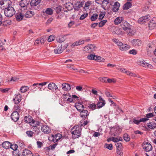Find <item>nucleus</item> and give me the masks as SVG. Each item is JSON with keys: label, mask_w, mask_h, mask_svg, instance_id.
Masks as SVG:
<instances>
[{"label": "nucleus", "mask_w": 156, "mask_h": 156, "mask_svg": "<svg viewBox=\"0 0 156 156\" xmlns=\"http://www.w3.org/2000/svg\"><path fill=\"white\" fill-rule=\"evenodd\" d=\"M81 128L77 125L74 126L72 129V137L73 139L78 138L81 135Z\"/></svg>", "instance_id": "1"}, {"label": "nucleus", "mask_w": 156, "mask_h": 156, "mask_svg": "<svg viewBox=\"0 0 156 156\" xmlns=\"http://www.w3.org/2000/svg\"><path fill=\"white\" fill-rule=\"evenodd\" d=\"M112 41L119 46L120 49L121 51H126L130 48V46L129 45L123 44L117 39H113Z\"/></svg>", "instance_id": "2"}, {"label": "nucleus", "mask_w": 156, "mask_h": 156, "mask_svg": "<svg viewBox=\"0 0 156 156\" xmlns=\"http://www.w3.org/2000/svg\"><path fill=\"white\" fill-rule=\"evenodd\" d=\"M5 16L8 17H11L15 13L16 11L14 8L11 6L4 10Z\"/></svg>", "instance_id": "3"}, {"label": "nucleus", "mask_w": 156, "mask_h": 156, "mask_svg": "<svg viewBox=\"0 0 156 156\" xmlns=\"http://www.w3.org/2000/svg\"><path fill=\"white\" fill-rule=\"evenodd\" d=\"M11 5V2L10 0H2L0 2V8L3 10Z\"/></svg>", "instance_id": "4"}, {"label": "nucleus", "mask_w": 156, "mask_h": 156, "mask_svg": "<svg viewBox=\"0 0 156 156\" xmlns=\"http://www.w3.org/2000/svg\"><path fill=\"white\" fill-rule=\"evenodd\" d=\"M84 4V2L77 1L75 2L74 4V8L75 11H79L81 7H82Z\"/></svg>", "instance_id": "5"}, {"label": "nucleus", "mask_w": 156, "mask_h": 156, "mask_svg": "<svg viewBox=\"0 0 156 156\" xmlns=\"http://www.w3.org/2000/svg\"><path fill=\"white\" fill-rule=\"evenodd\" d=\"M131 43L133 46L135 47L140 46L142 45V42L139 39H134L131 41Z\"/></svg>", "instance_id": "6"}, {"label": "nucleus", "mask_w": 156, "mask_h": 156, "mask_svg": "<svg viewBox=\"0 0 156 156\" xmlns=\"http://www.w3.org/2000/svg\"><path fill=\"white\" fill-rule=\"evenodd\" d=\"M143 147L146 151H149L152 150V147L151 145L147 142H144L143 144Z\"/></svg>", "instance_id": "7"}, {"label": "nucleus", "mask_w": 156, "mask_h": 156, "mask_svg": "<svg viewBox=\"0 0 156 156\" xmlns=\"http://www.w3.org/2000/svg\"><path fill=\"white\" fill-rule=\"evenodd\" d=\"M11 118L14 122H17L19 119V113L17 111L13 112L11 115Z\"/></svg>", "instance_id": "8"}, {"label": "nucleus", "mask_w": 156, "mask_h": 156, "mask_svg": "<svg viewBox=\"0 0 156 156\" xmlns=\"http://www.w3.org/2000/svg\"><path fill=\"white\" fill-rule=\"evenodd\" d=\"M95 48V46L94 45L89 44L84 47L83 50L86 52H90L94 50Z\"/></svg>", "instance_id": "9"}, {"label": "nucleus", "mask_w": 156, "mask_h": 156, "mask_svg": "<svg viewBox=\"0 0 156 156\" xmlns=\"http://www.w3.org/2000/svg\"><path fill=\"white\" fill-rule=\"evenodd\" d=\"M99 101L97 104V107L99 109L103 107L105 104V100L101 96L99 97Z\"/></svg>", "instance_id": "10"}, {"label": "nucleus", "mask_w": 156, "mask_h": 156, "mask_svg": "<svg viewBox=\"0 0 156 156\" xmlns=\"http://www.w3.org/2000/svg\"><path fill=\"white\" fill-rule=\"evenodd\" d=\"M150 17L149 15L143 16L139 19L138 22L139 23L142 24L146 23L150 20Z\"/></svg>", "instance_id": "11"}, {"label": "nucleus", "mask_w": 156, "mask_h": 156, "mask_svg": "<svg viewBox=\"0 0 156 156\" xmlns=\"http://www.w3.org/2000/svg\"><path fill=\"white\" fill-rule=\"evenodd\" d=\"M89 112L87 110H83L80 112V116L81 118L83 119L88 118Z\"/></svg>", "instance_id": "12"}, {"label": "nucleus", "mask_w": 156, "mask_h": 156, "mask_svg": "<svg viewBox=\"0 0 156 156\" xmlns=\"http://www.w3.org/2000/svg\"><path fill=\"white\" fill-rule=\"evenodd\" d=\"M62 137V135L60 133H57L55 135H52L51 138L52 141L54 143L58 141Z\"/></svg>", "instance_id": "13"}, {"label": "nucleus", "mask_w": 156, "mask_h": 156, "mask_svg": "<svg viewBox=\"0 0 156 156\" xmlns=\"http://www.w3.org/2000/svg\"><path fill=\"white\" fill-rule=\"evenodd\" d=\"M48 87L50 90L53 91L54 90H56L58 89L57 86L53 83H50L48 86Z\"/></svg>", "instance_id": "14"}, {"label": "nucleus", "mask_w": 156, "mask_h": 156, "mask_svg": "<svg viewBox=\"0 0 156 156\" xmlns=\"http://www.w3.org/2000/svg\"><path fill=\"white\" fill-rule=\"evenodd\" d=\"M149 27L151 29H152L156 26V19L154 18L151 20L148 24Z\"/></svg>", "instance_id": "15"}, {"label": "nucleus", "mask_w": 156, "mask_h": 156, "mask_svg": "<svg viewBox=\"0 0 156 156\" xmlns=\"http://www.w3.org/2000/svg\"><path fill=\"white\" fill-rule=\"evenodd\" d=\"M62 44H59L58 46L54 50V53L56 54L61 53L63 50V49H62Z\"/></svg>", "instance_id": "16"}, {"label": "nucleus", "mask_w": 156, "mask_h": 156, "mask_svg": "<svg viewBox=\"0 0 156 156\" xmlns=\"http://www.w3.org/2000/svg\"><path fill=\"white\" fill-rule=\"evenodd\" d=\"M64 8L67 9L66 11L71 10L73 9V4L71 2L66 3L64 5Z\"/></svg>", "instance_id": "17"}, {"label": "nucleus", "mask_w": 156, "mask_h": 156, "mask_svg": "<svg viewBox=\"0 0 156 156\" xmlns=\"http://www.w3.org/2000/svg\"><path fill=\"white\" fill-rule=\"evenodd\" d=\"M120 4L118 2H116L114 3L113 5H112L113 8L112 10L114 12H116L119 9Z\"/></svg>", "instance_id": "18"}, {"label": "nucleus", "mask_w": 156, "mask_h": 156, "mask_svg": "<svg viewBox=\"0 0 156 156\" xmlns=\"http://www.w3.org/2000/svg\"><path fill=\"white\" fill-rule=\"evenodd\" d=\"M41 130L46 134H48L51 132V129L46 125H44L41 127Z\"/></svg>", "instance_id": "19"}, {"label": "nucleus", "mask_w": 156, "mask_h": 156, "mask_svg": "<svg viewBox=\"0 0 156 156\" xmlns=\"http://www.w3.org/2000/svg\"><path fill=\"white\" fill-rule=\"evenodd\" d=\"M121 26L124 30H127L129 27V24L126 21H123Z\"/></svg>", "instance_id": "20"}, {"label": "nucleus", "mask_w": 156, "mask_h": 156, "mask_svg": "<svg viewBox=\"0 0 156 156\" xmlns=\"http://www.w3.org/2000/svg\"><path fill=\"white\" fill-rule=\"evenodd\" d=\"M21 97L20 94L16 96L13 99V101L15 104H18L21 101Z\"/></svg>", "instance_id": "21"}, {"label": "nucleus", "mask_w": 156, "mask_h": 156, "mask_svg": "<svg viewBox=\"0 0 156 156\" xmlns=\"http://www.w3.org/2000/svg\"><path fill=\"white\" fill-rule=\"evenodd\" d=\"M62 89L65 91H69L71 89L70 85L67 83H63L62 85Z\"/></svg>", "instance_id": "22"}, {"label": "nucleus", "mask_w": 156, "mask_h": 156, "mask_svg": "<svg viewBox=\"0 0 156 156\" xmlns=\"http://www.w3.org/2000/svg\"><path fill=\"white\" fill-rule=\"evenodd\" d=\"M24 119L27 123H30L31 125L32 122L34 120L33 118L30 115L25 116Z\"/></svg>", "instance_id": "23"}, {"label": "nucleus", "mask_w": 156, "mask_h": 156, "mask_svg": "<svg viewBox=\"0 0 156 156\" xmlns=\"http://www.w3.org/2000/svg\"><path fill=\"white\" fill-rule=\"evenodd\" d=\"M75 107L78 111L81 112L84 110V106L80 103H77L75 104Z\"/></svg>", "instance_id": "24"}, {"label": "nucleus", "mask_w": 156, "mask_h": 156, "mask_svg": "<svg viewBox=\"0 0 156 156\" xmlns=\"http://www.w3.org/2000/svg\"><path fill=\"white\" fill-rule=\"evenodd\" d=\"M41 0H31L30 2V5L32 7L36 6L39 5L41 3Z\"/></svg>", "instance_id": "25"}, {"label": "nucleus", "mask_w": 156, "mask_h": 156, "mask_svg": "<svg viewBox=\"0 0 156 156\" xmlns=\"http://www.w3.org/2000/svg\"><path fill=\"white\" fill-rule=\"evenodd\" d=\"M35 15L34 12L32 11H27L25 14V16L27 18L31 17Z\"/></svg>", "instance_id": "26"}, {"label": "nucleus", "mask_w": 156, "mask_h": 156, "mask_svg": "<svg viewBox=\"0 0 156 156\" xmlns=\"http://www.w3.org/2000/svg\"><path fill=\"white\" fill-rule=\"evenodd\" d=\"M89 122V121L86 120L84 121L83 120H81L80 121L78 125L81 129L83 127H84V126L87 125Z\"/></svg>", "instance_id": "27"}, {"label": "nucleus", "mask_w": 156, "mask_h": 156, "mask_svg": "<svg viewBox=\"0 0 156 156\" xmlns=\"http://www.w3.org/2000/svg\"><path fill=\"white\" fill-rule=\"evenodd\" d=\"M24 17V15L21 12L17 13L16 15V17L17 20L20 21L22 20Z\"/></svg>", "instance_id": "28"}, {"label": "nucleus", "mask_w": 156, "mask_h": 156, "mask_svg": "<svg viewBox=\"0 0 156 156\" xmlns=\"http://www.w3.org/2000/svg\"><path fill=\"white\" fill-rule=\"evenodd\" d=\"M23 156H33L32 152L29 150L25 149L23 152Z\"/></svg>", "instance_id": "29"}, {"label": "nucleus", "mask_w": 156, "mask_h": 156, "mask_svg": "<svg viewBox=\"0 0 156 156\" xmlns=\"http://www.w3.org/2000/svg\"><path fill=\"white\" fill-rule=\"evenodd\" d=\"M123 20L122 17H118L116 18L114 21V23L115 25H118Z\"/></svg>", "instance_id": "30"}, {"label": "nucleus", "mask_w": 156, "mask_h": 156, "mask_svg": "<svg viewBox=\"0 0 156 156\" xmlns=\"http://www.w3.org/2000/svg\"><path fill=\"white\" fill-rule=\"evenodd\" d=\"M147 126L149 128L151 129H154L156 128V124L153 122L148 123Z\"/></svg>", "instance_id": "31"}, {"label": "nucleus", "mask_w": 156, "mask_h": 156, "mask_svg": "<svg viewBox=\"0 0 156 156\" xmlns=\"http://www.w3.org/2000/svg\"><path fill=\"white\" fill-rule=\"evenodd\" d=\"M125 31L127 33V34L129 36H132L134 35L135 33V32L132 30L130 27L127 30H126Z\"/></svg>", "instance_id": "32"}, {"label": "nucleus", "mask_w": 156, "mask_h": 156, "mask_svg": "<svg viewBox=\"0 0 156 156\" xmlns=\"http://www.w3.org/2000/svg\"><path fill=\"white\" fill-rule=\"evenodd\" d=\"M11 144L8 141H5L2 144V146L5 148L8 149L10 148Z\"/></svg>", "instance_id": "33"}, {"label": "nucleus", "mask_w": 156, "mask_h": 156, "mask_svg": "<svg viewBox=\"0 0 156 156\" xmlns=\"http://www.w3.org/2000/svg\"><path fill=\"white\" fill-rule=\"evenodd\" d=\"M43 13L49 15H51L53 13V11L51 8H47L44 12H43Z\"/></svg>", "instance_id": "34"}, {"label": "nucleus", "mask_w": 156, "mask_h": 156, "mask_svg": "<svg viewBox=\"0 0 156 156\" xmlns=\"http://www.w3.org/2000/svg\"><path fill=\"white\" fill-rule=\"evenodd\" d=\"M132 6L131 3L130 2H128L124 4L123 6L124 9H128L130 8Z\"/></svg>", "instance_id": "35"}, {"label": "nucleus", "mask_w": 156, "mask_h": 156, "mask_svg": "<svg viewBox=\"0 0 156 156\" xmlns=\"http://www.w3.org/2000/svg\"><path fill=\"white\" fill-rule=\"evenodd\" d=\"M29 90V88L27 86H23L21 87L20 91L22 93H23L28 91Z\"/></svg>", "instance_id": "36"}, {"label": "nucleus", "mask_w": 156, "mask_h": 156, "mask_svg": "<svg viewBox=\"0 0 156 156\" xmlns=\"http://www.w3.org/2000/svg\"><path fill=\"white\" fill-rule=\"evenodd\" d=\"M41 124V122L38 121H35L34 119L32 122L31 126L33 127L37 126H39Z\"/></svg>", "instance_id": "37"}, {"label": "nucleus", "mask_w": 156, "mask_h": 156, "mask_svg": "<svg viewBox=\"0 0 156 156\" xmlns=\"http://www.w3.org/2000/svg\"><path fill=\"white\" fill-rule=\"evenodd\" d=\"M90 5V2L88 1L85 2L84 7H83V10L86 11L89 9V7Z\"/></svg>", "instance_id": "38"}, {"label": "nucleus", "mask_w": 156, "mask_h": 156, "mask_svg": "<svg viewBox=\"0 0 156 156\" xmlns=\"http://www.w3.org/2000/svg\"><path fill=\"white\" fill-rule=\"evenodd\" d=\"M40 128H38L37 126L33 127V130L35 132L36 135H38L40 132Z\"/></svg>", "instance_id": "39"}, {"label": "nucleus", "mask_w": 156, "mask_h": 156, "mask_svg": "<svg viewBox=\"0 0 156 156\" xmlns=\"http://www.w3.org/2000/svg\"><path fill=\"white\" fill-rule=\"evenodd\" d=\"M95 58V59L94 60H96L98 62H104L105 61V59L99 56L96 55Z\"/></svg>", "instance_id": "40"}, {"label": "nucleus", "mask_w": 156, "mask_h": 156, "mask_svg": "<svg viewBox=\"0 0 156 156\" xmlns=\"http://www.w3.org/2000/svg\"><path fill=\"white\" fill-rule=\"evenodd\" d=\"M122 138L120 137H112V141L117 143L119 141H122Z\"/></svg>", "instance_id": "41"}, {"label": "nucleus", "mask_w": 156, "mask_h": 156, "mask_svg": "<svg viewBox=\"0 0 156 156\" xmlns=\"http://www.w3.org/2000/svg\"><path fill=\"white\" fill-rule=\"evenodd\" d=\"M98 16V14L96 13L93 14L90 17V20L92 21H94L97 19Z\"/></svg>", "instance_id": "42"}, {"label": "nucleus", "mask_w": 156, "mask_h": 156, "mask_svg": "<svg viewBox=\"0 0 156 156\" xmlns=\"http://www.w3.org/2000/svg\"><path fill=\"white\" fill-rule=\"evenodd\" d=\"M123 137L124 140L126 141H129L130 140V137L127 133L124 134Z\"/></svg>", "instance_id": "43"}, {"label": "nucleus", "mask_w": 156, "mask_h": 156, "mask_svg": "<svg viewBox=\"0 0 156 156\" xmlns=\"http://www.w3.org/2000/svg\"><path fill=\"white\" fill-rule=\"evenodd\" d=\"M88 15V14L87 12H84L83 14L79 18V19L80 20H82L86 18Z\"/></svg>", "instance_id": "44"}, {"label": "nucleus", "mask_w": 156, "mask_h": 156, "mask_svg": "<svg viewBox=\"0 0 156 156\" xmlns=\"http://www.w3.org/2000/svg\"><path fill=\"white\" fill-rule=\"evenodd\" d=\"M107 22V20H103L101 21L100 22L98 23L99 27H102L105 25Z\"/></svg>", "instance_id": "45"}, {"label": "nucleus", "mask_w": 156, "mask_h": 156, "mask_svg": "<svg viewBox=\"0 0 156 156\" xmlns=\"http://www.w3.org/2000/svg\"><path fill=\"white\" fill-rule=\"evenodd\" d=\"M104 146L105 147L108 149L109 150H112V149L113 148V146L112 144H105Z\"/></svg>", "instance_id": "46"}, {"label": "nucleus", "mask_w": 156, "mask_h": 156, "mask_svg": "<svg viewBox=\"0 0 156 156\" xmlns=\"http://www.w3.org/2000/svg\"><path fill=\"white\" fill-rule=\"evenodd\" d=\"M105 12H101L99 16L98 19L99 20H102L105 16Z\"/></svg>", "instance_id": "47"}, {"label": "nucleus", "mask_w": 156, "mask_h": 156, "mask_svg": "<svg viewBox=\"0 0 156 156\" xmlns=\"http://www.w3.org/2000/svg\"><path fill=\"white\" fill-rule=\"evenodd\" d=\"M115 33L118 35H121L123 34V32L122 30V29L119 28L117 29L115 31Z\"/></svg>", "instance_id": "48"}, {"label": "nucleus", "mask_w": 156, "mask_h": 156, "mask_svg": "<svg viewBox=\"0 0 156 156\" xmlns=\"http://www.w3.org/2000/svg\"><path fill=\"white\" fill-rule=\"evenodd\" d=\"M25 0H22L20 2V5L21 7H26V6L27 5V4L24 3V2H25Z\"/></svg>", "instance_id": "49"}, {"label": "nucleus", "mask_w": 156, "mask_h": 156, "mask_svg": "<svg viewBox=\"0 0 156 156\" xmlns=\"http://www.w3.org/2000/svg\"><path fill=\"white\" fill-rule=\"evenodd\" d=\"M48 83V82H44L41 83H34L33 85V86H37V85L39 86H44L46 85L47 83Z\"/></svg>", "instance_id": "50"}, {"label": "nucleus", "mask_w": 156, "mask_h": 156, "mask_svg": "<svg viewBox=\"0 0 156 156\" xmlns=\"http://www.w3.org/2000/svg\"><path fill=\"white\" fill-rule=\"evenodd\" d=\"M98 79L100 81L102 82L107 83V78L104 77H101L99 78Z\"/></svg>", "instance_id": "51"}, {"label": "nucleus", "mask_w": 156, "mask_h": 156, "mask_svg": "<svg viewBox=\"0 0 156 156\" xmlns=\"http://www.w3.org/2000/svg\"><path fill=\"white\" fill-rule=\"evenodd\" d=\"M18 147V145L15 144H11V145L10 146V148L12 150L16 151L17 150Z\"/></svg>", "instance_id": "52"}, {"label": "nucleus", "mask_w": 156, "mask_h": 156, "mask_svg": "<svg viewBox=\"0 0 156 156\" xmlns=\"http://www.w3.org/2000/svg\"><path fill=\"white\" fill-rule=\"evenodd\" d=\"M138 62L140 65L146 68V65L147 63L145 61L142 60L139 62Z\"/></svg>", "instance_id": "53"}, {"label": "nucleus", "mask_w": 156, "mask_h": 156, "mask_svg": "<svg viewBox=\"0 0 156 156\" xmlns=\"http://www.w3.org/2000/svg\"><path fill=\"white\" fill-rule=\"evenodd\" d=\"M83 41V40H79L78 41H77L74 42V44L76 46L82 44H83L84 43Z\"/></svg>", "instance_id": "54"}, {"label": "nucleus", "mask_w": 156, "mask_h": 156, "mask_svg": "<svg viewBox=\"0 0 156 156\" xmlns=\"http://www.w3.org/2000/svg\"><path fill=\"white\" fill-rule=\"evenodd\" d=\"M88 107L90 109L92 110H94L96 108V105L94 103L90 104Z\"/></svg>", "instance_id": "55"}, {"label": "nucleus", "mask_w": 156, "mask_h": 156, "mask_svg": "<svg viewBox=\"0 0 156 156\" xmlns=\"http://www.w3.org/2000/svg\"><path fill=\"white\" fill-rule=\"evenodd\" d=\"M55 9L56 10V13H58L61 11L62 7L60 6H58L55 7Z\"/></svg>", "instance_id": "56"}, {"label": "nucleus", "mask_w": 156, "mask_h": 156, "mask_svg": "<svg viewBox=\"0 0 156 156\" xmlns=\"http://www.w3.org/2000/svg\"><path fill=\"white\" fill-rule=\"evenodd\" d=\"M55 38V37L53 35H50L48 37V41L49 42H50L53 41Z\"/></svg>", "instance_id": "57"}, {"label": "nucleus", "mask_w": 156, "mask_h": 156, "mask_svg": "<svg viewBox=\"0 0 156 156\" xmlns=\"http://www.w3.org/2000/svg\"><path fill=\"white\" fill-rule=\"evenodd\" d=\"M95 55H94L92 54H91L89 55H88L87 56V58L90 60H94L95 59Z\"/></svg>", "instance_id": "58"}, {"label": "nucleus", "mask_w": 156, "mask_h": 156, "mask_svg": "<svg viewBox=\"0 0 156 156\" xmlns=\"http://www.w3.org/2000/svg\"><path fill=\"white\" fill-rule=\"evenodd\" d=\"M56 41L58 42L61 43L65 41V39L62 37H57L56 38Z\"/></svg>", "instance_id": "59"}, {"label": "nucleus", "mask_w": 156, "mask_h": 156, "mask_svg": "<svg viewBox=\"0 0 156 156\" xmlns=\"http://www.w3.org/2000/svg\"><path fill=\"white\" fill-rule=\"evenodd\" d=\"M26 134L29 137H32L33 136V132L31 131H27L26 132Z\"/></svg>", "instance_id": "60"}, {"label": "nucleus", "mask_w": 156, "mask_h": 156, "mask_svg": "<svg viewBox=\"0 0 156 156\" xmlns=\"http://www.w3.org/2000/svg\"><path fill=\"white\" fill-rule=\"evenodd\" d=\"M115 145L117 148V149H121L122 147V144L120 143H117L115 144Z\"/></svg>", "instance_id": "61"}, {"label": "nucleus", "mask_w": 156, "mask_h": 156, "mask_svg": "<svg viewBox=\"0 0 156 156\" xmlns=\"http://www.w3.org/2000/svg\"><path fill=\"white\" fill-rule=\"evenodd\" d=\"M17 143L18 145L20 147H21L22 148L24 147V143L23 141H19L17 142Z\"/></svg>", "instance_id": "62"}, {"label": "nucleus", "mask_w": 156, "mask_h": 156, "mask_svg": "<svg viewBox=\"0 0 156 156\" xmlns=\"http://www.w3.org/2000/svg\"><path fill=\"white\" fill-rule=\"evenodd\" d=\"M109 3V2H106L105 1H103L102 2V6H103V7L105 10H106L105 8H106V6Z\"/></svg>", "instance_id": "63"}, {"label": "nucleus", "mask_w": 156, "mask_h": 156, "mask_svg": "<svg viewBox=\"0 0 156 156\" xmlns=\"http://www.w3.org/2000/svg\"><path fill=\"white\" fill-rule=\"evenodd\" d=\"M121 149H117V154L119 156H123L121 150Z\"/></svg>", "instance_id": "64"}]
</instances>
